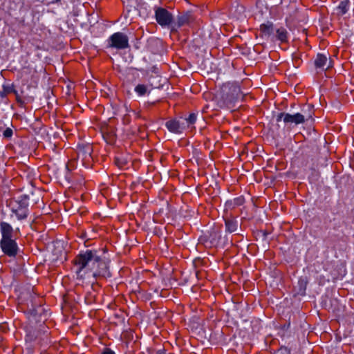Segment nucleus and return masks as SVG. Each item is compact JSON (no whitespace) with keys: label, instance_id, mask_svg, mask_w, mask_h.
I'll return each instance as SVG.
<instances>
[{"label":"nucleus","instance_id":"f257e3e1","mask_svg":"<svg viewBox=\"0 0 354 354\" xmlns=\"http://www.w3.org/2000/svg\"><path fill=\"white\" fill-rule=\"evenodd\" d=\"M97 260L98 254L95 250H88L77 255L74 260L77 279H86L91 282V275Z\"/></svg>","mask_w":354,"mask_h":354},{"label":"nucleus","instance_id":"f03ea898","mask_svg":"<svg viewBox=\"0 0 354 354\" xmlns=\"http://www.w3.org/2000/svg\"><path fill=\"white\" fill-rule=\"evenodd\" d=\"M1 225V239L0 247L4 254L9 257H15L19 251L17 243L13 236V229L12 226L5 222H2Z\"/></svg>","mask_w":354,"mask_h":354},{"label":"nucleus","instance_id":"7ed1b4c3","mask_svg":"<svg viewBox=\"0 0 354 354\" xmlns=\"http://www.w3.org/2000/svg\"><path fill=\"white\" fill-rule=\"evenodd\" d=\"M308 111L305 110V107L301 109V113L295 114H290L288 113H281L277 115V121L283 120L286 125L290 127L292 124L298 125L304 123L306 120L312 118L313 111L310 106H307Z\"/></svg>","mask_w":354,"mask_h":354},{"label":"nucleus","instance_id":"20e7f679","mask_svg":"<svg viewBox=\"0 0 354 354\" xmlns=\"http://www.w3.org/2000/svg\"><path fill=\"white\" fill-rule=\"evenodd\" d=\"M222 97L227 105L243 98V94L239 85L227 83L222 87Z\"/></svg>","mask_w":354,"mask_h":354},{"label":"nucleus","instance_id":"39448f33","mask_svg":"<svg viewBox=\"0 0 354 354\" xmlns=\"http://www.w3.org/2000/svg\"><path fill=\"white\" fill-rule=\"evenodd\" d=\"M218 18L223 21L229 19L232 21H240L241 22L244 21L246 19L245 8L243 6L235 2L230 9L228 15L220 13Z\"/></svg>","mask_w":354,"mask_h":354},{"label":"nucleus","instance_id":"423d86ee","mask_svg":"<svg viewBox=\"0 0 354 354\" xmlns=\"http://www.w3.org/2000/svg\"><path fill=\"white\" fill-rule=\"evenodd\" d=\"M260 30L265 36H271L275 30V36L281 42L288 41V32L284 28H274L272 24H261Z\"/></svg>","mask_w":354,"mask_h":354},{"label":"nucleus","instance_id":"0eeeda50","mask_svg":"<svg viewBox=\"0 0 354 354\" xmlns=\"http://www.w3.org/2000/svg\"><path fill=\"white\" fill-rule=\"evenodd\" d=\"M109 276V261L106 258L98 255V260L97 263L95 264L91 279H95L98 277H106Z\"/></svg>","mask_w":354,"mask_h":354},{"label":"nucleus","instance_id":"6e6552de","mask_svg":"<svg viewBox=\"0 0 354 354\" xmlns=\"http://www.w3.org/2000/svg\"><path fill=\"white\" fill-rule=\"evenodd\" d=\"M111 47L118 49H124L129 46V39L126 35L122 32H116L110 37Z\"/></svg>","mask_w":354,"mask_h":354},{"label":"nucleus","instance_id":"1a4fd4ad","mask_svg":"<svg viewBox=\"0 0 354 354\" xmlns=\"http://www.w3.org/2000/svg\"><path fill=\"white\" fill-rule=\"evenodd\" d=\"M154 17L156 22H174V15L163 7H154Z\"/></svg>","mask_w":354,"mask_h":354},{"label":"nucleus","instance_id":"9d476101","mask_svg":"<svg viewBox=\"0 0 354 354\" xmlns=\"http://www.w3.org/2000/svg\"><path fill=\"white\" fill-rule=\"evenodd\" d=\"M201 10L196 8L194 10L185 11L183 13H179L178 15L177 22H194L201 20L198 18V15L201 13Z\"/></svg>","mask_w":354,"mask_h":354},{"label":"nucleus","instance_id":"9b49d317","mask_svg":"<svg viewBox=\"0 0 354 354\" xmlns=\"http://www.w3.org/2000/svg\"><path fill=\"white\" fill-rule=\"evenodd\" d=\"M12 211L15 214L18 219L22 220L28 215V203L26 201L17 203V207L13 206Z\"/></svg>","mask_w":354,"mask_h":354},{"label":"nucleus","instance_id":"f8f14e48","mask_svg":"<svg viewBox=\"0 0 354 354\" xmlns=\"http://www.w3.org/2000/svg\"><path fill=\"white\" fill-rule=\"evenodd\" d=\"M165 125L169 131L174 133H180L185 129V122L183 120H169Z\"/></svg>","mask_w":354,"mask_h":354},{"label":"nucleus","instance_id":"ddd939ff","mask_svg":"<svg viewBox=\"0 0 354 354\" xmlns=\"http://www.w3.org/2000/svg\"><path fill=\"white\" fill-rule=\"evenodd\" d=\"M350 9V2L348 0H342L338 6L334 9V15L342 17L346 15Z\"/></svg>","mask_w":354,"mask_h":354},{"label":"nucleus","instance_id":"4468645a","mask_svg":"<svg viewBox=\"0 0 354 354\" xmlns=\"http://www.w3.org/2000/svg\"><path fill=\"white\" fill-rule=\"evenodd\" d=\"M256 8L258 10L259 14H255L254 19L260 21L261 17L263 15L264 12L268 11V8L266 6L265 0H257L256 1Z\"/></svg>","mask_w":354,"mask_h":354},{"label":"nucleus","instance_id":"2eb2a0df","mask_svg":"<svg viewBox=\"0 0 354 354\" xmlns=\"http://www.w3.org/2000/svg\"><path fill=\"white\" fill-rule=\"evenodd\" d=\"M328 59L327 57L323 54H318L315 60V65L316 68H322L323 70L327 69L330 67V65H327Z\"/></svg>","mask_w":354,"mask_h":354},{"label":"nucleus","instance_id":"dca6fc26","mask_svg":"<svg viewBox=\"0 0 354 354\" xmlns=\"http://www.w3.org/2000/svg\"><path fill=\"white\" fill-rule=\"evenodd\" d=\"M226 231L232 233L236 231L238 227V221L234 218L225 219Z\"/></svg>","mask_w":354,"mask_h":354},{"label":"nucleus","instance_id":"f3484780","mask_svg":"<svg viewBox=\"0 0 354 354\" xmlns=\"http://www.w3.org/2000/svg\"><path fill=\"white\" fill-rule=\"evenodd\" d=\"M92 148L90 145H87L79 149L77 154L78 157L82 156L83 159H88L91 158Z\"/></svg>","mask_w":354,"mask_h":354},{"label":"nucleus","instance_id":"a211bd4d","mask_svg":"<svg viewBox=\"0 0 354 354\" xmlns=\"http://www.w3.org/2000/svg\"><path fill=\"white\" fill-rule=\"evenodd\" d=\"M196 121V115L195 113H191L187 118H185L183 120V122H185V127L186 126L189 127L190 125L194 124Z\"/></svg>","mask_w":354,"mask_h":354},{"label":"nucleus","instance_id":"6ab92c4d","mask_svg":"<svg viewBox=\"0 0 354 354\" xmlns=\"http://www.w3.org/2000/svg\"><path fill=\"white\" fill-rule=\"evenodd\" d=\"M135 91L140 96L146 94L147 91V86L144 84H138L135 88Z\"/></svg>","mask_w":354,"mask_h":354},{"label":"nucleus","instance_id":"aec40b11","mask_svg":"<svg viewBox=\"0 0 354 354\" xmlns=\"http://www.w3.org/2000/svg\"><path fill=\"white\" fill-rule=\"evenodd\" d=\"M88 20L89 22L91 21H95V22H100V17L97 12H93L91 15H88Z\"/></svg>","mask_w":354,"mask_h":354},{"label":"nucleus","instance_id":"412c9836","mask_svg":"<svg viewBox=\"0 0 354 354\" xmlns=\"http://www.w3.org/2000/svg\"><path fill=\"white\" fill-rule=\"evenodd\" d=\"M162 27L174 29L175 28H179L182 24H160Z\"/></svg>","mask_w":354,"mask_h":354},{"label":"nucleus","instance_id":"4be33fe9","mask_svg":"<svg viewBox=\"0 0 354 354\" xmlns=\"http://www.w3.org/2000/svg\"><path fill=\"white\" fill-rule=\"evenodd\" d=\"M3 89L5 92L8 94L10 93H13L15 95H17V91L14 88L13 85L10 86H3Z\"/></svg>","mask_w":354,"mask_h":354},{"label":"nucleus","instance_id":"5701e85b","mask_svg":"<svg viewBox=\"0 0 354 354\" xmlns=\"http://www.w3.org/2000/svg\"><path fill=\"white\" fill-rule=\"evenodd\" d=\"M13 131L10 128H7L3 133V137L6 138H10L12 136Z\"/></svg>","mask_w":354,"mask_h":354},{"label":"nucleus","instance_id":"b1692460","mask_svg":"<svg viewBox=\"0 0 354 354\" xmlns=\"http://www.w3.org/2000/svg\"><path fill=\"white\" fill-rule=\"evenodd\" d=\"M102 354H115L113 351L109 348H106Z\"/></svg>","mask_w":354,"mask_h":354},{"label":"nucleus","instance_id":"393cba45","mask_svg":"<svg viewBox=\"0 0 354 354\" xmlns=\"http://www.w3.org/2000/svg\"><path fill=\"white\" fill-rule=\"evenodd\" d=\"M156 354H167V353L164 349H160L156 351Z\"/></svg>","mask_w":354,"mask_h":354},{"label":"nucleus","instance_id":"a878e982","mask_svg":"<svg viewBox=\"0 0 354 354\" xmlns=\"http://www.w3.org/2000/svg\"><path fill=\"white\" fill-rule=\"evenodd\" d=\"M6 95H7V93L5 92V90L3 92L0 93V95L2 97H6Z\"/></svg>","mask_w":354,"mask_h":354},{"label":"nucleus","instance_id":"bb28decb","mask_svg":"<svg viewBox=\"0 0 354 354\" xmlns=\"http://www.w3.org/2000/svg\"><path fill=\"white\" fill-rule=\"evenodd\" d=\"M16 95V99H17V102H21V100H20V98H19V95H18V93H17V95Z\"/></svg>","mask_w":354,"mask_h":354},{"label":"nucleus","instance_id":"cd10ccee","mask_svg":"<svg viewBox=\"0 0 354 354\" xmlns=\"http://www.w3.org/2000/svg\"><path fill=\"white\" fill-rule=\"evenodd\" d=\"M103 22H111L110 21H107V20H105V19H101ZM113 22H115V23H118V20H116V21H114Z\"/></svg>","mask_w":354,"mask_h":354},{"label":"nucleus","instance_id":"c85d7f7f","mask_svg":"<svg viewBox=\"0 0 354 354\" xmlns=\"http://www.w3.org/2000/svg\"><path fill=\"white\" fill-rule=\"evenodd\" d=\"M60 1H61V0H52V1H51V3H58V2H59Z\"/></svg>","mask_w":354,"mask_h":354},{"label":"nucleus","instance_id":"c756f323","mask_svg":"<svg viewBox=\"0 0 354 354\" xmlns=\"http://www.w3.org/2000/svg\"><path fill=\"white\" fill-rule=\"evenodd\" d=\"M116 163L118 165V166L122 167V164H120V162H118L117 161V162H116Z\"/></svg>","mask_w":354,"mask_h":354},{"label":"nucleus","instance_id":"7c9ffc66","mask_svg":"<svg viewBox=\"0 0 354 354\" xmlns=\"http://www.w3.org/2000/svg\"><path fill=\"white\" fill-rule=\"evenodd\" d=\"M141 10H142V8H141L140 10H138V12H139V14H140V13H141Z\"/></svg>","mask_w":354,"mask_h":354},{"label":"nucleus","instance_id":"2f4dec72","mask_svg":"<svg viewBox=\"0 0 354 354\" xmlns=\"http://www.w3.org/2000/svg\"><path fill=\"white\" fill-rule=\"evenodd\" d=\"M321 29L324 30V28L322 26H321Z\"/></svg>","mask_w":354,"mask_h":354}]
</instances>
